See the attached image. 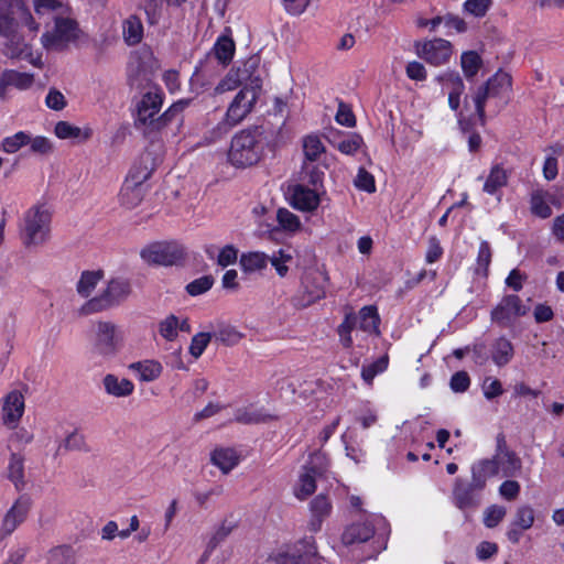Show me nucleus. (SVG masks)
<instances>
[{
	"label": "nucleus",
	"mask_w": 564,
	"mask_h": 564,
	"mask_svg": "<svg viewBox=\"0 0 564 564\" xmlns=\"http://www.w3.org/2000/svg\"><path fill=\"white\" fill-rule=\"evenodd\" d=\"M276 419V415L270 413L264 408L247 406L239 409L236 413V420L243 424L265 423Z\"/></svg>",
	"instance_id": "34"
},
{
	"label": "nucleus",
	"mask_w": 564,
	"mask_h": 564,
	"mask_svg": "<svg viewBox=\"0 0 564 564\" xmlns=\"http://www.w3.org/2000/svg\"><path fill=\"white\" fill-rule=\"evenodd\" d=\"M122 35L124 42L134 45L141 42L143 37V25L141 19L137 15H130L122 23Z\"/></svg>",
	"instance_id": "39"
},
{
	"label": "nucleus",
	"mask_w": 564,
	"mask_h": 564,
	"mask_svg": "<svg viewBox=\"0 0 564 564\" xmlns=\"http://www.w3.org/2000/svg\"><path fill=\"white\" fill-rule=\"evenodd\" d=\"M507 510L502 506L492 505L488 507L484 512V524L487 528L497 527L505 518Z\"/></svg>",
	"instance_id": "55"
},
{
	"label": "nucleus",
	"mask_w": 564,
	"mask_h": 564,
	"mask_svg": "<svg viewBox=\"0 0 564 564\" xmlns=\"http://www.w3.org/2000/svg\"><path fill=\"white\" fill-rule=\"evenodd\" d=\"M490 4V0H467L464 3V9L467 13L480 18L487 13Z\"/></svg>",
	"instance_id": "58"
},
{
	"label": "nucleus",
	"mask_w": 564,
	"mask_h": 564,
	"mask_svg": "<svg viewBox=\"0 0 564 564\" xmlns=\"http://www.w3.org/2000/svg\"><path fill=\"white\" fill-rule=\"evenodd\" d=\"M258 67V59L250 58L243 63L241 67L230 69L227 75L218 83L214 89L215 95H221L236 89L239 85H247L259 82V77L254 76Z\"/></svg>",
	"instance_id": "14"
},
{
	"label": "nucleus",
	"mask_w": 564,
	"mask_h": 564,
	"mask_svg": "<svg viewBox=\"0 0 564 564\" xmlns=\"http://www.w3.org/2000/svg\"><path fill=\"white\" fill-rule=\"evenodd\" d=\"M330 502L325 496L319 495L311 502L312 514L326 518L330 513Z\"/></svg>",
	"instance_id": "64"
},
{
	"label": "nucleus",
	"mask_w": 564,
	"mask_h": 564,
	"mask_svg": "<svg viewBox=\"0 0 564 564\" xmlns=\"http://www.w3.org/2000/svg\"><path fill=\"white\" fill-rule=\"evenodd\" d=\"M328 276L319 269L308 270L302 278L301 290L294 297V305L301 308L307 307L326 295Z\"/></svg>",
	"instance_id": "11"
},
{
	"label": "nucleus",
	"mask_w": 564,
	"mask_h": 564,
	"mask_svg": "<svg viewBox=\"0 0 564 564\" xmlns=\"http://www.w3.org/2000/svg\"><path fill=\"white\" fill-rule=\"evenodd\" d=\"M212 463L224 474H228L240 462V456L234 448H216L210 455Z\"/></svg>",
	"instance_id": "35"
},
{
	"label": "nucleus",
	"mask_w": 564,
	"mask_h": 564,
	"mask_svg": "<svg viewBox=\"0 0 564 564\" xmlns=\"http://www.w3.org/2000/svg\"><path fill=\"white\" fill-rule=\"evenodd\" d=\"M328 467V459L326 455L322 452L314 453L308 462V465L304 468L316 474L321 475L324 473Z\"/></svg>",
	"instance_id": "61"
},
{
	"label": "nucleus",
	"mask_w": 564,
	"mask_h": 564,
	"mask_svg": "<svg viewBox=\"0 0 564 564\" xmlns=\"http://www.w3.org/2000/svg\"><path fill=\"white\" fill-rule=\"evenodd\" d=\"M535 520V513L533 508L530 506H521L517 509L513 520L511 521L514 525L522 530H529L532 528Z\"/></svg>",
	"instance_id": "50"
},
{
	"label": "nucleus",
	"mask_w": 564,
	"mask_h": 564,
	"mask_svg": "<svg viewBox=\"0 0 564 564\" xmlns=\"http://www.w3.org/2000/svg\"><path fill=\"white\" fill-rule=\"evenodd\" d=\"M276 221L279 228L289 234H295L301 230L302 223L297 215L288 208H279L276 212Z\"/></svg>",
	"instance_id": "43"
},
{
	"label": "nucleus",
	"mask_w": 564,
	"mask_h": 564,
	"mask_svg": "<svg viewBox=\"0 0 564 564\" xmlns=\"http://www.w3.org/2000/svg\"><path fill=\"white\" fill-rule=\"evenodd\" d=\"M24 397L21 392L13 390L3 398L2 421L9 429H15L24 413Z\"/></svg>",
	"instance_id": "21"
},
{
	"label": "nucleus",
	"mask_w": 564,
	"mask_h": 564,
	"mask_svg": "<svg viewBox=\"0 0 564 564\" xmlns=\"http://www.w3.org/2000/svg\"><path fill=\"white\" fill-rule=\"evenodd\" d=\"M323 193L318 187L295 184L288 189V202L296 210L313 213L318 208Z\"/></svg>",
	"instance_id": "15"
},
{
	"label": "nucleus",
	"mask_w": 564,
	"mask_h": 564,
	"mask_svg": "<svg viewBox=\"0 0 564 564\" xmlns=\"http://www.w3.org/2000/svg\"><path fill=\"white\" fill-rule=\"evenodd\" d=\"M34 9L36 14L48 15L55 22L53 31L42 35V43L45 48L61 50L77 37V22L67 1L34 0Z\"/></svg>",
	"instance_id": "1"
},
{
	"label": "nucleus",
	"mask_w": 564,
	"mask_h": 564,
	"mask_svg": "<svg viewBox=\"0 0 564 564\" xmlns=\"http://www.w3.org/2000/svg\"><path fill=\"white\" fill-rule=\"evenodd\" d=\"M8 477L19 488L23 484L24 478V458L19 454L10 456L8 465Z\"/></svg>",
	"instance_id": "48"
},
{
	"label": "nucleus",
	"mask_w": 564,
	"mask_h": 564,
	"mask_svg": "<svg viewBox=\"0 0 564 564\" xmlns=\"http://www.w3.org/2000/svg\"><path fill=\"white\" fill-rule=\"evenodd\" d=\"M212 334L217 341L226 346H235L243 338V334L229 324H219Z\"/></svg>",
	"instance_id": "40"
},
{
	"label": "nucleus",
	"mask_w": 564,
	"mask_h": 564,
	"mask_svg": "<svg viewBox=\"0 0 564 564\" xmlns=\"http://www.w3.org/2000/svg\"><path fill=\"white\" fill-rule=\"evenodd\" d=\"M480 56L474 51L465 52L460 57V65L466 77L475 76L480 67Z\"/></svg>",
	"instance_id": "51"
},
{
	"label": "nucleus",
	"mask_w": 564,
	"mask_h": 564,
	"mask_svg": "<svg viewBox=\"0 0 564 564\" xmlns=\"http://www.w3.org/2000/svg\"><path fill=\"white\" fill-rule=\"evenodd\" d=\"M471 480L475 481V487H486L487 481L497 475L496 465L491 458H482L475 462L471 467Z\"/></svg>",
	"instance_id": "31"
},
{
	"label": "nucleus",
	"mask_w": 564,
	"mask_h": 564,
	"mask_svg": "<svg viewBox=\"0 0 564 564\" xmlns=\"http://www.w3.org/2000/svg\"><path fill=\"white\" fill-rule=\"evenodd\" d=\"M491 459L496 465L497 475L502 477L516 476L522 468L521 459L505 446L499 445Z\"/></svg>",
	"instance_id": "23"
},
{
	"label": "nucleus",
	"mask_w": 564,
	"mask_h": 564,
	"mask_svg": "<svg viewBox=\"0 0 564 564\" xmlns=\"http://www.w3.org/2000/svg\"><path fill=\"white\" fill-rule=\"evenodd\" d=\"M51 221L52 212L45 204L29 208L20 227L22 243L29 249L44 246L51 238Z\"/></svg>",
	"instance_id": "3"
},
{
	"label": "nucleus",
	"mask_w": 564,
	"mask_h": 564,
	"mask_svg": "<svg viewBox=\"0 0 564 564\" xmlns=\"http://www.w3.org/2000/svg\"><path fill=\"white\" fill-rule=\"evenodd\" d=\"M388 364H389V358L386 355V356L378 358L376 361H373L369 365H364L362 369H361V377H362L364 381L368 386H371L375 377L378 376L379 373H382L383 371H386V369L388 368Z\"/></svg>",
	"instance_id": "49"
},
{
	"label": "nucleus",
	"mask_w": 564,
	"mask_h": 564,
	"mask_svg": "<svg viewBox=\"0 0 564 564\" xmlns=\"http://www.w3.org/2000/svg\"><path fill=\"white\" fill-rule=\"evenodd\" d=\"M301 178L314 187L322 186L324 171L316 162L303 161Z\"/></svg>",
	"instance_id": "45"
},
{
	"label": "nucleus",
	"mask_w": 564,
	"mask_h": 564,
	"mask_svg": "<svg viewBox=\"0 0 564 564\" xmlns=\"http://www.w3.org/2000/svg\"><path fill=\"white\" fill-rule=\"evenodd\" d=\"M104 276L105 272L100 269L83 271L76 283L78 295L84 299L90 297Z\"/></svg>",
	"instance_id": "32"
},
{
	"label": "nucleus",
	"mask_w": 564,
	"mask_h": 564,
	"mask_svg": "<svg viewBox=\"0 0 564 564\" xmlns=\"http://www.w3.org/2000/svg\"><path fill=\"white\" fill-rule=\"evenodd\" d=\"M511 85V76L508 73L498 72L485 85L477 89L473 96V101L481 123L485 122L486 101L494 99L497 101L496 106L505 105L509 99Z\"/></svg>",
	"instance_id": "6"
},
{
	"label": "nucleus",
	"mask_w": 564,
	"mask_h": 564,
	"mask_svg": "<svg viewBox=\"0 0 564 564\" xmlns=\"http://www.w3.org/2000/svg\"><path fill=\"white\" fill-rule=\"evenodd\" d=\"M491 262V249L487 241H481L477 256V273L486 276Z\"/></svg>",
	"instance_id": "56"
},
{
	"label": "nucleus",
	"mask_w": 564,
	"mask_h": 564,
	"mask_svg": "<svg viewBox=\"0 0 564 564\" xmlns=\"http://www.w3.org/2000/svg\"><path fill=\"white\" fill-rule=\"evenodd\" d=\"M162 93L160 89L152 88L147 91L137 104L135 124L138 127H151L152 129L160 130L188 105L187 100H178L162 116L156 117L162 107Z\"/></svg>",
	"instance_id": "2"
},
{
	"label": "nucleus",
	"mask_w": 564,
	"mask_h": 564,
	"mask_svg": "<svg viewBox=\"0 0 564 564\" xmlns=\"http://www.w3.org/2000/svg\"><path fill=\"white\" fill-rule=\"evenodd\" d=\"M213 337V334L210 333H198L195 336H193L188 350L189 354L195 358H199L205 349L207 348L208 344L210 343Z\"/></svg>",
	"instance_id": "52"
},
{
	"label": "nucleus",
	"mask_w": 564,
	"mask_h": 564,
	"mask_svg": "<svg viewBox=\"0 0 564 564\" xmlns=\"http://www.w3.org/2000/svg\"><path fill=\"white\" fill-rule=\"evenodd\" d=\"M362 139L358 134H348L336 143V148L343 154L354 155L361 147Z\"/></svg>",
	"instance_id": "54"
},
{
	"label": "nucleus",
	"mask_w": 564,
	"mask_h": 564,
	"mask_svg": "<svg viewBox=\"0 0 564 564\" xmlns=\"http://www.w3.org/2000/svg\"><path fill=\"white\" fill-rule=\"evenodd\" d=\"M304 161L317 162L325 152L321 138L316 134L306 135L303 139Z\"/></svg>",
	"instance_id": "42"
},
{
	"label": "nucleus",
	"mask_w": 564,
	"mask_h": 564,
	"mask_svg": "<svg viewBox=\"0 0 564 564\" xmlns=\"http://www.w3.org/2000/svg\"><path fill=\"white\" fill-rule=\"evenodd\" d=\"M421 58L431 65L440 66L449 62L453 55L451 42L444 39H433L416 46Z\"/></svg>",
	"instance_id": "17"
},
{
	"label": "nucleus",
	"mask_w": 564,
	"mask_h": 564,
	"mask_svg": "<svg viewBox=\"0 0 564 564\" xmlns=\"http://www.w3.org/2000/svg\"><path fill=\"white\" fill-rule=\"evenodd\" d=\"M269 263V256L261 251H251L242 253L240 257V267L246 273L262 271Z\"/></svg>",
	"instance_id": "37"
},
{
	"label": "nucleus",
	"mask_w": 564,
	"mask_h": 564,
	"mask_svg": "<svg viewBox=\"0 0 564 564\" xmlns=\"http://www.w3.org/2000/svg\"><path fill=\"white\" fill-rule=\"evenodd\" d=\"M140 257L148 264L170 267L184 259L185 248L174 240L155 241L142 248Z\"/></svg>",
	"instance_id": "10"
},
{
	"label": "nucleus",
	"mask_w": 564,
	"mask_h": 564,
	"mask_svg": "<svg viewBox=\"0 0 564 564\" xmlns=\"http://www.w3.org/2000/svg\"><path fill=\"white\" fill-rule=\"evenodd\" d=\"M551 154L545 158L543 164V176L547 181H552L557 176L558 167H557V159L562 154L561 148H551Z\"/></svg>",
	"instance_id": "53"
},
{
	"label": "nucleus",
	"mask_w": 564,
	"mask_h": 564,
	"mask_svg": "<svg viewBox=\"0 0 564 564\" xmlns=\"http://www.w3.org/2000/svg\"><path fill=\"white\" fill-rule=\"evenodd\" d=\"M28 141H30V133L19 131L13 135L4 138L0 144V150L6 153L13 154L24 145H28Z\"/></svg>",
	"instance_id": "47"
},
{
	"label": "nucleus",
	"mask_w": 564,
	"mask_h": 564,
	"mask_svg": "<svg viewBox=\"0 0 564 564\" xmlns=\"http://www.w3.org/2000/svg\"><path fill=\"white\" fill-rule=\"evenodd\" d=\"M238 259V250L232 245H227L219 250L217 256V263L226 268L230 264H234Z\"/></svg>",
	"instance_id": "63"
},
{
	"label": "nucleus",
	"mask_w": 564,
	"mask_h": 564,
	"mask_svg": "<svg viewBox=\"0 0 564 564\" xmlns=\"http://www.w3.org/2000/svg\"><path fill=\"white\" fill-rule=\"evenodd\" d=\"M378 327L379 316L376 307L365 306L359 311L358 315H347L340 324L338 327L340 343L348 348L352 345L351 332L360 330L371 335L378 333Z\"/></svg>",
	"instance_id": "9"
},
{
	"label": "nucleus",
	"mask_w": 564,
	"mask_h": 564,
	"mask_svg": "<svg viewBox=\"0 0 564 564\" xmlns=\"http://www.w3.org/2000/svg\"><path fill=\"white\" fill-rule=\"evenodd\" d=\"M28 145H30V150L36 154H47L53 150V145L50 139L42 135L32 137L30 134V141H28Z\"/></svg>",
	"instance_id": "59"
},
{
	"label": "nucleus",
	"mask_w": 564,
	"mask_h": 564,
	"mask_svg": "<svg viewBox=\"0 0 564 564\" xmlns=\"http://www.w3.org/2000/svg\"><path fill=\"white\" fill-rule=\"evenodd\" d=\"M154 171V162L149 153L143 154L129 170L124 181L139 186H147L145 182Z\"/></svg>",
	"instance_id": "25"
},
{
	"label": "nucleus",
	"mask_w": 564,
	"mask_h": 564,
	"mask_svg": "<svg viewBox=\"0 0 564 564\" xmlns=\"http://www.w3.org/2000/svg\"><path fill=\"white\" fill-rule=\"evenodd\" d=\"M8 42L6 44V54L11 58H20L36 65L39 57H34L28 43L20 41L19 36L9 32Z\"/></svg>",
	"instance_id": "30"
},
{
	"label": "nucleus",
	"mask_w": 564,
	"mask_h": 564,
	"mask_svg": "<svg viewBox=\"0 0 564 564\" xmlns=\"http://www.w3.org/2000/svg\"><path fill=\"white\" fill-rule=\"evenodd\" d=\"M263 152L262 138L258 130H241L230 142L228 161L236 167H247L259 162Z\"/></svg>",
	"instance_id": "4"
},
{
	"label": "nucleus",
	"mask_w": 564,
	"mask_h": 564,
	"mask_svg": "<svg viewBox=\"0 0 564 564\" xmlns=\"http://www.w3.org/2000/svg\"><path fill=\"white\" fill-rule=\"evenodd\" d=\"M30 510V501L24 497H20L6 512L1 527L0 536L6 538L11 535L17 528L23 523L28 517Z\"/></svg>",
	"instance_id": "20"
},
{
	"label": "nucleus",
	"mask_w": 564,
	"mask_h": 564,
	"mask_svg": "<svg viewBox=\"0 0 564 564\" xmlns=\"http://www.w3.org/2000/svg\"><path fill=\"white\" fill-rule=\"evenodd\" d=\"M551 205L556 207L561 206L555 193L542 188L532 191L530 196V210L534 216L542 219L549 218L552 215Z\"/></svg>",
	"instance_id": "22"
},
{
	"label": "nucleus",
	"mask_w": 564,
	"mask_h": 564,
	"mask_svg": "<svg viewBox=\"0 0 564 564\" xmlns=\"http://www.w3.org/2000/svg\"><path fill=\"white\" fill-rule=\"evenodd\" d=\"M124 332L111 321L99 319L91 332V350L104 359L113 358L123 347Z\"/></svg>",
	"instance_id": "5"
},
{
	"label": "nucleus",
	"mask_w": 564,
	"mask_h": 564,
	"mask_svg": "<svg viewBox=\"0 0 564 564\" xmlns=\"http://www.w3.org/2000/svg\"><path fill=\"white\" fill-rule=\"evenodd\" d=\"M481 487H475V481L456 478L452 491V501L462 511L475 509L480 505Z\"/></svg>",
	"instance_id": "16"
},
{
	"label": "nucleus",
	"mask_w": 564,
	"mask_h": 564,
	"mask_svg": "<svg viewBox=\"0 0 564 564\" xmlns=\"http://www.w3.org/2000/svg\"><path fill=\"white\" fill-rule=\"evenodd\" d=\"M355 186L361 191L372 193L376 191L375 178L365 169H359L355 178Z\"/></svg>",
	"instance_id": "60"
},
{
	"label": "nucleus",
	"mask_w": 564,
	"mask_h": 564,
	"mask_svg": "<svg viewBox=\"0 0 564 564\" xmlns=\"http://www.w3.org/2000/svg\"><path fill=\"white\" fill-rule=\"evenodd\" d=\"M158 332L165 340L173 341L177 338L180 332L189 333L191 325L187 318L172 314L159 323Z\"/></svg>",
	"instance_id": "26"
},
{
	"label": "nucleus",
	"mask_w": 564,
	"mask_h": 564,
	"mask_svg": "<svg viewBox=\"0 0 564 564\" xmlns=\"http://www.w3.org/2000/svg\"><path fill=\"white\" fill-rule=\"evenodd\" d=\"M128 369L133 372L141 382L155 381L163 373V365L155 359H144L132 362L128 366Z\"/></svg>",
	"instance_id": "24"
},
{
	"label": "nucleus",
	"mask_w": 564,
	"mask_h": 564,
	"mask_svg": "<svg viewBox=\"0 0 564 564\" xmlns=\"http://www.w3.org/2000/svg\"><path fill=\"white\" fill-rule=\"evenodd\" d=\"M130 293V285L121 279L110 280L106 288L88 300L82 307L85 315L99 313L119 305Z\"/></svg>",
	"instance_id": "8"
},
{
	"label": "nucleus",
	"mask_w": 564,
	"mask_h": 564,
	"mask_svg": "<svg viewBox=\"0 0 564 564\" xmlns=\"http://www.w3.org/2000/svg\"><path fill=\"white\" fill-rule=\"evenodd\" d=\"M145 192L147 186L133 185L124 181L118 195L119 203L122 207L132 209L142 202Z\"/></svg>",
	"instance_id": "33"
},
{
	"label": "nucleus",
	"mask_w": 564,
	"mask_h": 564,
	"mask_svg": "<svg viewBox=\"0 0 564 564\" xmlns=\"http://www.w3.org/2000/svg\"><path fill=\"white\" fill-rule=\"evenodd\" d=\"M529 306L514 294L505 295L491 311V321L500 327H512L522 316L527 315Z\"/></svg>",
	"instance_id": "12"
},
{
	"label": "nucleus",
	"mask_w": 564,
	"mask_h": 564,
	"mask_svg": "<svg viewBox=\"0 0 564 564\" xmlns=\"http://www.w3.org/2000/svg\"><path fill=\"white\" fill-rule=\"evenodd\" d=\"M54 132L58 139L80 141L88 140L93 133L90 128L82 129L79 127L73 126L67 121H58L55 126Z\"/></svg>",
	"instance_id": "36"
},
{
	"label": "nucleus",
	"mask_w": 564,
	"mask_h": 564,
	"mask_svg": "<svg viewBox=\"0 0 564 564\" xmlns=\"http://www.w3.org/2000/svg\"><path fill=\"white\" fill-rule=\"evenodd\" d=\"M343 441L345 444L346 456L348 458L356 464L366 462V452L359 446V444L348 442L345 435H343Z\"/></svg>",
	"instance_id": "62"
},
{
	"label": "nucleus",
	"mask_w": 564,
	"mask_h": 564,
	"mask_svg": "<svg viewBox=\"0 0 564 564\" xmlns=\"http://www.w3.org/2000/svg\"><path fill=\"white\" fill-rule=\"evenodd\" d=\"M269 262L280 278H285L289 273L290 264L293 262V256L288 249L281 248L269 257Z\"/></svg>",
	"instance_id": "44"
},
{
	"label": "nucleus",
	"mask_w": 564,
	"mask_h": 564,
	"mask_svg": "<svg viewBox=\"0 0 564 564\" xmlns=\"http://www.w3.org/2000/svg\"><path fill=\"white\" fill-rule=\"evenodd\" d=\"M216 58L224 65L228 64L235 53V43L228 36H220L213 47Z\"/></svg>",
	"instance_id": "46"
},
{
	"label": "nucleus",
	"mask_w": 564,
	"mask_h": 564,
	"mask_svg": "<svg viewBox=\"0 0 564 564\" xmlns=\"http://www.w3.org/2000/svg\"><path fill=\"white\" fill-rule=\"evenodd\" d=\"M514 356L512 343L505 336L496 338L490 345V357L497 367L508 365Z\"/></svg>",
	"instance_id": "28"
},
{
	"label": "nucleus",
	"mask_w": 564,
	"mask_h": 564,
	"mask_svg": "<svg viewBox=\"0 0 564 564\" xmlns=\"http://www.w3.org/2000/svg\"><path fill=\"white\" fill-rule=\"evenodd\" d=\"M158 68V61L149 47H141L133 52L128 63V76L133 83L145 78L148 74Z\"/></svg>",
	"instance_id": "19"
},
{
	"label": "nucleus",
	"mask_w": 564,
	"mask_h": 564,
	"mask_svg": "<svg viewBox=\"0 0 564 564\" xmlns=\"http://www.w3.org/2000/svg\"><path fill=\"white\" fill-rule=\"evenodd\" d=\"M386 525V520L377 514L369 516L365 522H356L348 525L341 536L345 545L364 543L375 534V525Z\"/></svg>",
	"instance_id": "18"
},
{
	"label": "nucleus",
	"mask_w": 564,
	"mask_h": 564,
	"mask_svg": "<svg viewBox=\"0 0 564 564\" xmlns=\"http://www.w3.org/2000/svg\"><path fill=\"white\" fill-rule=\"evenodd\" d=\"M104 390L115 398L130 397L134 391V384L130 379L120 378L113 373H107L102 378Z\"/></svg>",
	"instance_id": "27"
},
{
	"label": "nucleus",
	"mask_w": 564,
	"mask_h": 564,
	"mask_svg": "<svg viewBox=\"0 0 564 564\" xmlns=\"http://www.w3.org/2000/svg\"><path fill=\"white\" fill-rule=\"evenodd\" d=\"M508 183V173L500 164H496L490 169L487 175L482 191L488 195L497 196L500 199V192Z\"/></svg>",
	"instance_id": "29"
},
{
	"label": "nucleus",
	"mask_w": 564,
	"mask_h": 564,
	"mask_svg": "<svg viewBox=\"0 0 564 564\" xmlns=\"http://www.w3.org/2000/svg\"><path fill=\"white\" fill-rule=\"evenodd\" d=\"M316 474L304 468V471L300 475L299 481L294 487V495L296 498L304 500L316 490Z\"/></svg>",
	"instance_id": "41"
},
{
	"label": "nucleus",
	"mask_w": 564,
	"mask_h": 564,
	"mask_svg": "<svg viewBox=\"0 0 564 564\" xmlns=\"http://www.w3.org/2000/svg\"><path fill=\"white\" fill-rule=\"evenodd\" d=\"M0 82L2 83L3 91L6 90L7 86H13L23 90L30 88L33 85L34 78L32 74L9 69L3 72L0 77Z\"/></svg>",
	"instance_id": "38"
},
{
	"label": "nucleus",
	"mask_w": 564,
	"mask_h": 564,
	"mask_svg": "<svg viewBox=\"0 0 564 564\" xmlns=\"http://www.w3.org/2000/svg\"><path fill=\"white\" fill-rule=\"evenodd\" d=\"M214 280L212 276H200L186 285V291L192 296L200 295L212 289Z\"/></svg>",
	"instance_id": "57"
},
{
	"label": "nucleus",
	"mask_w": 564,
	"mask_h": 564,
	"mask_svg": "<svg viewBox=\"0 0 564 564\" xmlns=\"http://www.w3.org/2000/svg\"><path fill=\"white\" fill-rule=\"evenodd\" d=\"M317 555L314 538L305 536L293 544H289L272 555L274 563L307 564Z\"/></svg>",
	"instance_id": "13"
},
{
	"label": "nucleus",
	"mask_w": 564,
	"mask_h": 564,
	"mask_svg": "<svg viewBox=\"0 0 564 564\" xmlns=\"http://www.w3.org/2000/svg\"><path fill=\"white\" fill-rule=\"evenodd\" d=\"M259 82L246 85L241 88L232 101L229 104L224 120L218 124L217 129L227 132L232 127L240 123L253 109L258 99Z\"/></svg>",
	"instance_id": "7"
}]
</instances>
